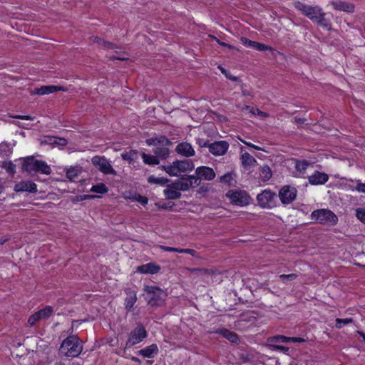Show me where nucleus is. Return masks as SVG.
<instances>
[{
    "instance_id": "1",
    "label": "nucleus",
    "mask_w": 365,
    "mask_h": 365,
    "mask_svg": "<svg viewBox=\"0 0 365 365\" xmlns=\"http://www.w3.org/2000/svg\"><path fill=\"white\" fill-rule=\"evenodd\" d=\"M294 7L299 10L302 14L307 16L313 22L324 27L327 29H330L329 22L325 19V13L318 6H312L300 1H296L294 4Z\"/></svg>"
},
{
    "instance_id": "2",
    "label": "nucleus",
    "mask_w": 365,
    "mask_h": 365,
    "mask_svg": "<svg viewBox=\"0 0 365 365\" xmlns=\"http://www.w3.org/2000/svg\"><path fill=\"white\" fill-rule=\"evenodd\" d=\"M83 350V346L79 339L74 335L68 336L62 342L59 351L68 357H76Z\"/></svg>"
},
{
    "instance_id": "3",
    "label": "nucleus",
    "mask_w": 365,
    "mask_h": 365,
    "mask_svg": "<svg viewBox=\"0 0 365 365\" xmlns=\"http://www.w3.org/2000/svg\"><path fill=\"white\" fill-rule=\"evenodd\" d=\"M195 168L191 160H175L172 164L162 166L164 171L170 176H179L182 173L190 172Z\"/></svg>"
},
{
    "instance_id": "4",
    "label": "nucleus",
    "mask_w": 365,
    "mask_h": 365,
    "mask_svg": "<svg viewBox=\"0 0 365 365\" xmlns=\"http://www.w3.org/2000/svg\"><path fill=\"white\" fill-rule=\"evenodd\" d=\"M146 143L148 145L156 146L153 149V153L158 158L162 159L167 158L170 155V150L165 146L170 144V140L163 135H159L154 138H150L146 140Z\"/></svg>"
},
{
    "instance_id": "5",
    "label": "nucleus",
    "mask_w": 365,
    "mask_h": 365,
    "mask_svg": "<svg viewBox=\"0 0 365 365\" xmlns=\"http://www.w3.org/2000/svg\"><path fill=\"white\" fill-rule=\"evenodd\" d=\"M24 170L28 173H39L49 175L51 173V168L43 160L35 159L34 157H28L24 160L22 164Z\"/></svg>"
},
{
    "instance_id": "6",
    "label": "nucleus",
    "mask_w": 365,
    "mask_h": 365,
    "mask_svg": "<svg viewBox=\"0 0 365 365\" xmlns=\"http://www.w3.org/2000/svg\"><path fill=\"white\" fill-rule=\"evenodd\" d=\"M311 219L324 225L334 226L338 222L337 216L330 210L318 209L311 214Z\"/></svg>"
},
{
    "instance_id": "7",
    "label": "nucleus",
    "mask_w": 365,
    "mask_h": 365,
    "mask_svg": "<svg viewBox=\"0 0 365 365\" xmlns=\"http://www.w3.org/2000/svg\"><path fill=\"white\" fill-rule=\"evenodd\" d=\"M145 298L151 306L160 305L165 297V292L155 286H146L144 288Z\"/></svg>"
},
{
    "instance_id": "8",
    "label": "nucleus",
    "mask_w": 365,
    "mask_h": 365,
    "mask_svg": "<svg viewBox=\"0 0 365 365\" xmlns=\"http://www.w3.org/2000/svg\"><path fill=\"white\" fill-rule=\"evenodd\" d=\"M148 336L145 329L140 324L135 327L129 334L128 340L125 343V346L123 350V353L125 352V349H129L143 341Z\"/></svg>"
},
{
    "instance_id": "9",
    "label": "nucleus",
    "mask_w": 365,
    "mask_h": 365,
    "mask_svg": "<svg viewBox=\"0 0 365 365\" xmlns=\"http://www.w3.org/2000/svg\"><path fill=\"white\" fill-rule=\"evenodd\" d=\"M226 195L233 204L241 207L246 206L251 202V197L245 190H230Z\"/></svg>"
},
{
    "instance_id": "10",
    "label": "nucleus",
    "mask_w": 365,
    "mask_h": 365,
    "mask_svg": "<svg viewBox=\"0 0 365 365\" xmlns=\"http://www.w3.org/2000/svg\"><path fill=\"white\" fill-rule=\"evenodd\" d=\"M276 194L269 190H264L257 196L259 205L262 208H272L274 206Z\"/></svg>"
},
{
    "instance_id": "11",
    "label": "nucleus",
    "mask_w": 365,
    "mask_h": 365,
    "mask_svg": "<svg viewBox=\"0 0 365 365\" xmlns=\"http://www.w3.org/2000/svg\"><path fill=\"white\" fill-rule=\"evenodd\" d=\"M92 163L101 173L105 175H115V170L113 168L110 161L105 157L95 156L91 160Z\"/></svg>"
},
{
    "instance_id": "12",
    "label": "nucleus",
    "mask_w": 365,
    "mask_h": 365,
    "mask_svg": "<svg viewBox=\"0 0 365 365\" xmlns=\"http://www.w3.org/2000/svg\"><path fill=\"white\" fill-rule=\"evenodd\" d=\"M174 182L180 190L186 191L198 186L200 185V179L195 175H191L181 178Z\"/></svg>"
},
{
    "instance_id": "13",
    "label": "nucleus",
    "mask_w": 365,
    "mask_h": 365,
    "mask_svg": "<svg viewBox=\"0 0 365 365\" xmlns=\"http://www.w3.org/2000/svg\"><path fill=\"white\" fill-rule=\"evenodd\" d=\"M297 189L290 185H284L279 191V197L282 204L288 205L297 197Z\"/></svg>"
},
{
    "instance_id": "14",
    "label": "nucleus",
    "mask_w": 365,
    "mask_h": 365,
    "mask_svg": "<svg viewBox=\"0 0 365 365\" xmlns=\"http://www.w3.org/2000/svg\"><path fill=\"white\" fill-rule=\"evenodd\" d=\"M209 151L214 155L221 156L226 153L229 148V144L227 142L216 141L208 145Z\"/></svg>"
},
{
    "instance_id": "15",
    "label": "nucleus",
    "mask_w": 365,
    "mask_h": 365,
    "mask_svg": "<svg viewBox=\"0 0 365 365\" xmlns=\"http://www.w3.org/2000/svg\"><path fill=\"white\" fill-rule=\"evenodd\" d=\"M197 178L205 180H212L215 178V173L212 168L206 166L198 167L195 170Z\"/></svg>"
},
{
    "instance_id": "16",
    "label": "nucleus",
    "mask_w": 365,
    "mask_h": 365,
    "mask_svg": "<svg viewBox=\"0 0 365 365\" xmlns=\"http://www.w3.org/2000/svg\"><path fill=\"white\" fill-rule=\"evenodd\" d=\"M241 164L245 169H251L257 165V161L250 153L240 148Z\"/></svg>"
},
{
    "instance_id": "17",
    "label": "nucleus",
    "mask_w": 365,
    "mask_h": 365,
    "mask_svg": "<svg viewBox=\"0 0 365 365\" xmlns=\"http://www.w3.org/2000/svg\"><path fill=\"white\" fill-rule=\"evenodd\" d=\"M308 180L312 185H324L329 180V175L325 173L314 171L308 176Z\"/></svg>"
},
{
    "instance_id": "18",
    "label": "nucleus",
    "mask_w": 365,
    "mask_h": 365,
    "mask_svg": "<svg viewBox=\"0 0 365 365\" xmlns=\"http://www.w3.org/2000/svg\"><path fill=\"white\" fill-rule=\"evenodd\" d=\"M241 42L244 46L250 48H253L257 51H265L272 50V48L267 45L250 40L245 37L241 38Z\"/></svg>"
},
{
    "instance_id": "19",
    "label": "nucleus",
    "mask_w": 365,
    "mask_h": 365,
    "mask_svg": "<svg viewBox=\"0 0 365 365\" xmlns=\"http://www.w3.org/2000/svg\"><path fill=\"white\" fill-rule=\"evenodd\" d=\"M176 152L181 155L185 157H191L193 156L195 153L194 148L191 145V144L183 142L179 143L175 148Z\"/></svg>"
},
{
    "instance_id": "20",
    "label": "nucleus",
    "mask_w": 365,
    "mask_h": 365,
    "mask_svg": "<svg viewBox=\"0 0 365 365\" xmlns=\"http://www.w3.org/2000/svg\"><path fill=\"white\" fill-rule=\"evenodd\" d=\"M16 192H36L37 191V186L35 183L30 181H23L16 183L14 186Z\"/></svg>"
},
{
    "instance_id": "21",
    "label": "nucleus",
    "mask_w": 365,
    "mask_h": 365,
    "mask_svg": "<svg viewBox=\"0 0 365 365\" xmlns=\"http://www.w3.org/2000/svg\"><path fill=\"white\" fill-rule=\"evenodd\" d=\"M160 267L153 262L147 263L137 267L136 272L141 274H155L159 272Z\"/></svg>"
},
{
    "instance_id": "22",
    "label": "nucleus",
    "mask_w": 365,
    "mask_h": 365,
    "mask_svg": "<svg viewBox=\"0 0 365 365\" xmlns=\"http://www.w3.org/2000/svg\"><path fill=\"white\" fill-rule=\"evenodd\" d=\"M164 195L166 198L170 200L178 199L181 196L180 190L177 188V185L175 182L168 185V187L164 190Z\"/></svg>"
},
{
    "instance_id": "23",
    "label": "nucleus",
    "mask_w": 365,
    "mask_h": 365,
    "mask_svg": "<svg viewBox=\"0 0 365 365\" xmlns=\"http://www.w3.org/2000/svg\"><path fill=\"white\" fill-rule=\"evenodd\" d=\"M158 347L155 344H152L150 346H148L138 351V354L143 356L146 358L153 357L158 353Z\"/></svg>"
},
{
    "instance_id": "24",
    "label": "nucleus",
    "mask_w": 365,
    "mask_h": 365,
    "mask_svg": "<svg viewBox=\"0 0 365 365\" xmlns=\"http://www.w3.org/2000/svg\"><path fill=\"white\" fill-rule=\"evenodd\" d=\"M215 333L221 334L224 338L232 343L238 344L240 342V339L237 334L227 329H220L217 330Z\"/></svg>"
},
{
    "instance_id": "25",
    "label": "nucleus",
    "mask_w": 365,
    "mask_h": 365,
    "mask_svg": "<svg viewBox=\"0 0 365 365\" xmlns=\"http://www.w3.org/2000/svg\"><path fill=\"white\" fill-rule=\"evenodd\" d=\"M187 270L190 272L191 274L202 277V279H205V277L212 275L214 272L208 269H199V268H187Z\"/></svg>"
},
{
    "instance_id": "26",
    "label": "nucleus",
    "mask_w": 365,
    "mask_h": 365,
    "mask_svg": "<svg viewBox=\"0 0 365 365\" xmlns=\"http://www.w3.org/2000/svg\"><path fill=\"white\" fill-rule=\"evenodd\" d=\"M62 90V88L61 86H41V88H36L35 91V93L38 95H46L54 93L57 91Z\"/></svg>"
},
{
    "instance_id": "27",
    "label": "nucleus",
    "mask_w": 365,
    "mask_h": 365,
    "mask_svg": "<svg viewBox=\"0 0 365 365\" xmlns=\"http://www.w3.org/2000/svg\"><path fill=\"white\" fill-rule=\"evenodd\" d=\"M310 165L311 163L307 160H296L295 169L297 173V175L299 177L303 176L305 173V170Z\"/></svg>"
},
{
    "instance_id": "28",
    "label": "nucleus",
    "mask_w": 365,
    "mask_h": 365,
    "mask_svg": "<svg viewBox=\"0 0 365 365\" xmlns=\"http://www.w3.org/2000/svg\"><path fill=\"white\" fill-rule=\"evenodd\" d=\"M14 144H11L8 142H2L0 143V156L1 157H8L12 153V148Z\"/></svg>"
},
{
    "instance_id": "29",
    "label": "nucleus",
    "mask_w": 365,
    "mask_h": 365,
    "mask_svg": "<svg viewBox=\"0 0 365 365\" xmlns=\"http://www.w3.org/2000/svg\"><path fill=\"white\" fill-rule=\"evenodd\" d=\"M289 337L284 335H276L270 336L267 339V346H269L271 344H275L276 343H289Z\"/></svg>"
},
{
    "instance_id": "30",
    "label": "nucleus",
    "mask_w": 365,
    "mask_h": 365,
    "mask_svg": "<svg viewBox=\"0 0 365 365\" xmlns=\"http://www.w3.org/2000/svg\"><path fill=\"white\" fill-rule=\"evenodd\" d=\"M142 159L144 163L150 165H158L160 163L159 159L156 155H151L145 153H142Z\"/></svg>"
},
{
    "instance_id": "31",
    "label": "nucleus",
    "mask_w": 365,
    "mask_h": 365,
    "mask_svg": "<svg viewBox=\"0 0 365 365\" xmlns=\"http://www.w3.org/2000/svg\"><path fill=\"white\" fill-rule=\"evenodd\" d=\"M334 8L337 10L344 11L346 12H352L354 11V6L346 2H339L334 4Z\"/></svg>"
},
{
    "instance_id": "32",
    "label": "nucleus",
    "mask_w": 365,
    "mask_h": 365,
    "mask_svg": "<svg viewBox=\"0 0 365 365\" xmlns=\"http://www.w3.org/2000/svg\"><path fill=\"white\" fill-rule=\"evenodd\" d=\"M169 181L168 179L163 178V177H155L153 175H151L148 177V182L150 184H156V185H164L166 183H168Z\"/></svg>"
},
{
    "instance_id": "33",
    "label": "nucleus",
    "mask_w": 365,
    "mask_h": 365,
    "mask_svg": "<svg viewBox=\"0 0 365 365\" xmlns=\"http://www.w3.org/2000/svg\"><path fill=\"white\" fill-rule=\"evenodd\" d=\"M137 297L136 294L133 292L130 293L129 296L126 298L125 301V309L128 310H130L136 302Z\"/></svg>"
},
{
    "instance_id": "34",
    "label": "nucleus",
    "mask_w": 365,
    "mask_h": 365,
    "mask_svg": "<svg viewBox=\"0 0 365 365\" xmlns=\"http://www.w3.org/2000/svg\"><path fill=\"white\" fill-rule=\"evenodd\" d=\"M272 170L268 165L262 167L260 176L263 181H267L272 178Z\"/></svg>"
},
{
    "instance_id": "35",
    "label": "nucleus",
    "mask_w": 365,
    "mask_h": 365,
    "mask_svg": "<svg viewBox=\"0 0 365 365\" xmlns=\"http://www.w3.org/2000/svg\"><path fill=\"white\" fill-rule=\"evenodd\" d=\"M80 173V169L77 167L76 168H71L67 170L66 171V177L71 180V181H75L76 178L78 176Z\"/></svg>"
},
{
    "instance_id": "36",
    "label": "nucleus",
    "mask_w": 365,
    "mask_h": 365,
    "mask_svg": "<svg viewBox=\"0 0 365 365\" xmlns=\"http://www.w3.org/2000/svg\"><path fill=\"white\" fill-rule=\"evenodd\" d=\"M91 191L99 194H104L108 191V189L104 183H98L92 186Z\"/></svg>"
},
{
    "instance_id": "37",
    "label": "nucleus",
    "mask_w": 365,
    "mask_h": 365,
    "mask_svg": "<svg viewBox=\"0 0 365 365\" xmlns=\"http://www.w3.org/2000/svg\"><path fill=\"white\" fill-rule=\"evenodd\" d=\"M95 42H96L99 46H102L103 48H108V49H114L115 46L110 43L105 41L104 40L98 38V37H94Z\"/></svg>"
},
{
    "instance_id": "38",
    "label": "nucleus",
    "mask_w": 365,
    "mask_h": 365,
    "mask_svg": "<svg viewBox=\"0 0 365 365\" xmlns=\"http://www.w3.org/2000/svg\"><path fill=\"white\" fill-rule=\"evenodd\" d=\"M53 312V309L51 307H46V308L37 312L40 319H46L51 316Z\"/></svg>"
},
{
    "instance_id": "39",
    "label": "nucleus",
    "mask_w": 365,
    "mask_h": 365,
    "mask_svg": "<svg viewBox=\"0 0 365 365\" xmlns=\"http://www.w3.org/2000/svg\"><path fill=\"white\" fill-rule=\"evenodd\" d=\"M48 143L56 144L61 146H65L67 144V140L63 138L50 137L48 138Z\"/></svg>"
},
{
    "instance_id": "40",
    "label": "nucleus",
    "mask_w": 365,
    "mask_h": 365,
    "mask_svg": "<svg viewBox=\"0 0 365 365\" xmlns=\"http://www.w3.org/2000/svg\"><path fill=\"white\" fill-rule=\"evenodd\" d=\"M128 198L133 201H137L143 205H147L148 202V199L146 197L142 196L139 194H134L132 197H129Z\"/></svg>"
},
{
    "instance_id": "41",
    "label": "nucleus",
    "mask_w": 365,
    "mask_h": 365,
    "mask_svg": "<svg viewBox=\"0 0 365 365\" xmlns=\"http://www.w3.org/2000/svg\"><path fill=\"white\" fill-rule=\"evenodd\" d=\"M353 319L351 318H346V319H336V327L337 329H341L343 326L351 323Z\"/></svg>"
},
{
    "instance_id": "42",
    "label": "nucleus",
    "mask_w": 365,
    "mask_h": 365,
    "mask_svg": "<svg viewBox=\"0 0 365 365\" xmlns=\"http://www.w3.org/2000/svg\"><path fill=\"white\" fill-rule=\"evenodd\" d=\"M233 180V174L232 173H227L220 178V181L222 183L231 184Z\"/></svg>"
},
{
    "instance_id": "43",
    "label": "nucleus",
    "mask_w": 365,
    "mask_h": 365,
    "mask_svg": "<svg viewBox=\"0 0 365 365\" xmlns=\"http://www.w3.org/2000/svg\"><path fill=\"white\" fill-rule=\"evenodd\" d=\"M135 155V153L134 151L125 152L121 154V157L123 160L130 163L133 160Z\"/></svg>"
},
{
    "instance_id": "44",
    "label": "nucleus",
    "mask_w": 365,
    "mask_h": 365,
    "mask_svg": "<svg viewBox=\"0 0 365 365\" xmlns=\"http://www.w3.org/2000/svg\"><path fill=\"white\" fill-rule=\"evenodd\" d=\"M218 68L221 71V72L229 79L233 81H239V78L236 76H233L231 75L229 72L226 71L223 67L221 66H218Z\"/></svg>"
},
{
    "instance_id": "45",
    "label": "nucleus",
    "mask_w": 365,
    "mask_h": 365,
    "mask_svg": "<svg viewBox=\"0 0 365 365\" xmlns=\"http://www.w3.org/2000/svg\"><path fill=\"white\" fill-rule=\"evenodd\" d=\"M356 216L363 223H365V209L359 208L356 211Z\"/></svg>"
},
{
    "instance_id": "46",
    "label": "nucleus",
    "mask_w": 365,
    "mask_h": 365,
    "mask_svg": "<svg viewBox=\"0 0 365 365\" xmlns=\"http://www.w3.org/2000/svg\"><path fill=\"white\" fill-rule=\"evenodd\" d=\"M298 275L297 274L292 273L289 274H281L279 275V279L283 280L284 282H285V280L287 281H292L295 279Z\"/></svg>"
},
{
    "instance_id": "47",
    "label": "nucleus",
    "mask_w": 365,
    "mask_h": 365,
    "mask_svg": "<svg viewBox=\"0 0 365 365\" xmlns=\"http://www.w3.org/2000/svg\"><path fill=\"white\" fill-rule=\"evenodd\" d=\"M269 347L273 351H279L286 352L289 350L288 347L282 346V345H277V344H271V346H269Z\"/></svg>"
},
{
    "instance_id": "48",
    "label": "nucleus",
    "mask_w": 365,
    "mask_h": 365,
    "mask_svg": "<svg viewBox=\"0 0 365 365\" xmlns=\"http://www.w3.org/2000/svg\"><path fill=\"white\" fill-rule=\"evenodd\" d=\"M178 253L189 254V255H192V257H197V252L192 249H180V251H178Z\"/></svg>"
},
{
    "instance_id": "49",
    "label": "nucleus",
    "mask_w": 365,
    "mask_h": 365,
    "mask_svg": "<svg viewBox=\"0 0 365 365\" xmlns=\"http://www.w3.org/2000/svg\"><path fill=\"white\" fill-rule=\"evenodd\" d=\"M355 190L359 192L365 193V183H362L360 180H356Z\"/></svg>"
},
{
    "instance_id": "50",
    "label": "nucleus",
    "mask_w": 365,
    "mask_h": 365,
    "mask_svg": "<svg viewBox=\"0 0 365 365\" xmlns=\"http://www.w3.org/2000/svg\"><path fill=\"white\" fill-rule=\"evenodd\" d=\"M38 320H40L39 316L37 312H36L29 318L28 322L29 324L34 325Z\"/></svg>"
},
{
    "instance_id": "51",
    "label": "nucleus",
    "mask_w": 365,
    "mask_h": 365,
    "mask_svg": "<svg viewBox=\"0 0 365 365\" xmlns=\"http://www.w3.org/2000/svg\"><path fill=\"white\" fill-rule=\"evenodd\" d=\"M250 112L252 113H253L254 115H258L262 116V117H267L268 116V114L267 113L261 111L259 109L252 108Z\"/></svg>"
},
{
    "instance_id": "52",
    "label": "nucleus",
    "mask_w": 365,
    "mask_h": 365,
    "mask_svg": "<svg viewBox=\"0 0 365 365\" xmlns=\"http://www.w3.org/2000/svg\"><path fill=\"white\" fill-rule=\"evenodd\" d=\"M241 141L246 145H247L248 147H250V148H252L255 150H262V151H264V149L261 148V147H259L257 145H255L250 142H247V141H245V140H241Z\"/></svg>"
},
{
    "instance_id": "53",
    "label": "nucleus",
    "mask_w": 365,
    "mask_h": 365,
    "mask_svg": "<svg viewBox=\"0 0 365 365\" xmlns=\"http://www.w3.org/2000/svg\"><path fill=\"white\" fill-rule=\"evenodd\" d=\"M160 247L162 250L166 251V252H175L178 253V251H180V248H175V247H172L161 245Z\"/></svg>"
},
{
    "instance_id": "54",
    "label": "nucleus",
    "mask_w": 365,
    "mask_h": 365,
    "mask_svg": "<svg viewBox=\"0 0 365 365\" xmlns=\"http://www.w3.org/2000/svg\"><path fill=\"white\" fill-rule=\"evenodd\" d=\"M289 342H294V343H302L304 342L306 340L304 338L302 337H289Z\"/></svg>"
},
{
    "instance_id": "55",
    "label": "nucleus",
    "mask_w": 365,
    "mask_h": 365,
    "mask_svg": "<svg viewBox=\"0 0 365 365\" xmlns=\"http://www.w3.org/2000/svg\"><path fill=\"white\" fill-rule=\"evenodd\" d=\"M14 118H18V119H22V120H32L33 119V118L30 115H16V116H14Z\"/></svg>"
},
{
    "instance_id": "56",
    "label": "nucleus",
    "mask_w": 365,
    "mask_h": 365,
    "mask_svg": "<svg viewBox=\"0 0 365 365\" xmlns=\"http://www.w3.org/2000/svg\"><path fill=\"white\" fill-rule=\"evenodd\" d=\"M131 360L135 361V362L139 363V364L141 363V361L138 358H137L135 356L131 357Z\"/></svg>"
},
{
    "instance_id": "57",
    "label": "nucleus",
    "mask_w": 365,
    "mask_h": 365,
    "mask_svg": "<svg viewBox=\"0 0 365 365\" xmlns=\"http://www.w3.org/2000/svg\"><path fill=\"white\" fill-rule=\"evenodd\" d=\"M8 170H10L11 172H14V165L11 163L9 167L8 168Z\"/></svg>"
},
{
    "instance_id": "58",
    "label": "nucleus",
    "mask_w": 365,
    "mask_h": 365,
    "mask_svg": "<svg viewBox=\"0 0 365 365\" xmlns=\"http://www.w3.org/2000/svg\"><path fill=\"white\" fill-rule=\"evenodd\" d=\"M358 334L363 338L364 341H365V334L361 331H358Z\"/></svg>"
},
{
    "instance_id": "59",
    "label": "nucleus",
    "mask_w": 365,
    "mask_h": 365,
    "mask_svg": "<svg viewBox=\"0 0 365 365\" xmlns=\"http://www.w3.org/2000/svg\"><path fill=\"white\" fill-rule=\"evenodd\" d=\"M8 240L7 238H4L0 240V245L4 244Z\"/></svg>"
},
{
    "instance_id": "60",
    "label": "nucleus",
    "mask_w": 365,
    "mask_h": 365,
    "mask_svg": "<svg viewBox=\"0 0 365 365\" xmlns=\"http://www.w3.org/2000/svg\"><path fill=\"white\" fill-rule=\"evenodd\" d=\"M242 93H243L245 96H248V95H250V93H249L248 91H247L244 90L242 88Z\"/></svg>"
},
{
    "instance_id": "61",
    "label": "nucleus",
    "mask_w": 365,
    "mask_h": 365,
    "mask_svg": "<svg viewBox=\"0 0 365 365\" xmlns=\"http://www.w3.org/2000/svg\"><path fill=\"white\" fill-rule=\"evenodd\" d=\"M222 46L231 48V46L225 43H220Z\"/></svg>"
},
{
    "instance_id": "62",
    "label": "nucleus",
    "mask_w": 365,
    "mask_h": 365,
    "mask_svg": "<svg viewBox=\"0 0 365 365\" xmlns=\"http://www.w3.org/2000/svg\"><path fill=\"white\" fill-rule=\"evenodd\" d=\"M113 58L115 59H118V60H125V58H120L119 56H114Z\"/></svg>"
},
{
    "instance_id": "63",
    "label": "nucleus",
    "mask_w": 365,
    "mask_h": 365,
    "mask_svg": "<svg viewBox=\"0 0 365 365\" xmlns=\"http://www.w3.org/2000/svg\"><path fill=\"white\" fill-rule=\"evenodd\" d=\"M87 197H88V199H93V198H95V197H96V196H94V195H88Z\"/></svg>"
},
{
    "instance_id": "64",
    "label": "nucleus",
    "mask_w": 365,
    "mask_h": 365,
    "mask_svg": "<svg viewBox=\"0 0 365 365\" xmlns=\"http://www.w3.org/2000/svg\"><path fill=\"white\" fill-rule=\"evenodd\" d=\"M289 365H297V364L295 363L294 361H292L289 364Z\"/></svg>"
}]
</instances>
